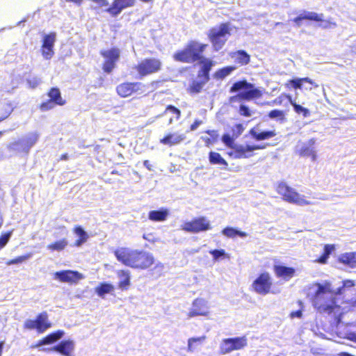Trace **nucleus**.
Masks as SVG:
<instances>
[{"label":"nucleus","mask_w":356,"mask_h":356,"mask_svg":"<svg viewBox=\"0 0 356 356\" xmlns=\"http://www.w3.org/2000/svg\"><path fill=\"white\" fill-rule=\"evenodd\" d=\"M63 334L64 332L60 330L51 332L40 340L34 347H39L42 345L52 343L60 339L63 336Z\"/></svg>","instance_id":"30"},{"label":"nucleus","mask_w":356,"mask_h":356,"mask_svg":"<svg viewBox=\"0 0 356 356\" xmlns=\"http://www.w3.org/2000/svg\"><path fill=\"white\" fill-rule=\"evenodd\" d=\"M336 24L330 22H327V25L324 26V28L331 27V26H335Z\"/></svg>","instance_id":"63"},{"label":"nucleus","mask_w":356,"mask_h":356,"mask_svg":"<svg viewBox=\"0 0 356 356\" xmlns=\"http://www.w3.org/2000/svg\"><path fill=\"white\" fill-rule=\"evenodd\" d=\"M184 134H167L163 138L160 139V143L170 147L180 144L186 139Z\"/></svg>","instance_id":"24"},{"label":"nucleus","mask_w":356,"mask_h":356,"mask_svg":"<svg viewBox=\"0 0 356 356\" xmlns=\"http://www.w3.org/2000/svg\"><path fill=\"white\" fill-rule=\"evenodd\" d=\"M243 131L244 127L241 123L236 124L231 128L232 135L234 136V138H236L242 134Z\"/></svg>","instance_id":"48"},{"label":"nucleus","mask_w":356,"mask_h":356,"mask_svg":"<svg viewBox=\"0 0 356 356\" xmlns=\"http://www.w3.org/2000/svg\"><path fill=\"white\" fill-rule=\"evenodd\" d=\"M207 44H200L196 41H189L183 49L177 51L172 56L175 61L193 63L206 59L202 56Z\"/></svg>","instance_id":"4"},{"label":"nucleus","mask_w":356,"mask_h":356,"mask_svg":"<svg viewBox=\"0 0 356 356\" xmlns=\"http://www.w3.org/2000/svg\"><path fill=\"white\" fill-rule=\"evenodd\" d=\"M101 56L104 58L102 63L104 72L110 74L116 66V63L120 57V50L118 47H112L100 51Z\"/></svg>","instance_id":"11"},{"label":"nucleus","mask_w":356,"mask_h":356,"mask_svg":"<svg viewBox=\"0 0 356 356\" xmlns=\"http://www.w3.org/2000/svg\"><path fill=\"white\" fill-rule=\"evenodd\" d=\"M272 279L268 272L260 273L252 283V290L260 295H266L271 291Z\"/></svg>","instance_id":"15"},{"label":"nucleus","mask_w":356,"mask_h":356,"mask_svg":"<svg viewBox=\"0 0 356 356\" xmlns=\"http://www.w3.org/2000/svg\"><path fill=\"white\" fill-rule=\"evenodd\" d=\"M248 345L246 337H237L222 339L220 346V353L225 355L234 350L243 349Z\"/></svg>","instance_id":"13"},{"label":"nucleus","mask_w":356,"mask_h":356,"mask_svg":"<svg viewBox=\"0 0 356 356\" xmlns=\"http://www.w3.org/2000/svg\"><path fill=\"white\" fill-rule=\"evenodd\" d=\"M56 34L55 32H51L44 35L42 40L41 54L44 59L50 60L54 55V43L56 42Z\"/></svg>","instance_id":"17"},{"label":"nucleus","mask_w":356,"mask_h":356,"mask_svg":"<svg viewBox=\"0 0 356 356\" xmlns=\"http://www.w3.org/2000/svg\"><path fill=\"white\" fill-rule=\"evenodd\" d=\"M238 113L243 117H250L252 114V112L250 111L248 106L241 104L238 108Z\"/></svg>","instance_id":"50"},{"label":"nucleus","mask_w":356,"mask_h":356,"mask_svg":"<svg viewBox=\"0 0 356 356\" xmlns=\"http://www.w3.org/2000/svg\"><path fill=\"white\" fill-rule=\"evenodd\" d=\"M74 344L72 340H65L52 348V350L56 351L64 356H70L74 350Z\"/></svg>","instance_id":"26"},{"label":"nucleus","mask_w":356,"mask_h":356,"mask_svg":"<svg viewBox=\"0 0 356 356\" xmlns=\"http://www.w3.org/2000/svg\"><path fill=\"white\" fill-rule=\"evenodd\" d=\"M273 270L277 277L282 278L286 281L293 277L296 274V269L294 268L283 265H274Z\"/></svg>","instance_id":"23"},{"label":"nucleus","mask_w":356,"mask_h":356,"mask_svg":"<svg viewBox=\"0 0 356 356\" xmlns=\"http://www.w3.org/2000/svg\"><path fill=\"white\" fill-rule=\"evenodd\" d=\"M143 165L146 167V168L149 170H152V165L149 163V161L148 160H145L143 161Z\"/></svg>","instance_id":"61"},{"label":"nucleus","mask_w":356,"mask_h":356,"mask_svg":"<svg viewBox=\"0 0 356 356\" xmlns=\"http://www.w3.org/2000/svg\"><path fill=\"white\" fill-rule=\"evenodd\" d=\"M15 107L11 102H0V122L7 119Z\"/></svg>","instance_id":"32"},{"label":"nucleus","mask_w":356,"mask_h":356,"mask_svg":"<svg viewBox=\"0 0 356 356\" xmlns=\"http://www.w3.org/2000/svg\"><path fill=\"white\" fill-rule=\"evenodd\" d=\"M73 232L76 235L79 236V238L74 243L75 246H81L83 243L86 242L88 236L81 226H76L73 229Z\"/></svg>","instance_id":"37"},{"label":"nucleus","mask_w":356,"mask_h":356,"mask_svg":"<svg viewBox=\"0 0 356 356\" xmlns=\"http://www.w3.org/2000/svg\"><path fill=\"white\" fill-rule=\"evenodd\" d=\"M3 348V342L0 341V356H1V355H2Z\"/></svg>","instance_id":"64"},{"label":"nucleus","mask_w":356,"mask_h":356,"mask_svg":"<svg viewBox=\"0 0 356 356\" xmlns=\"http://www.w3.org/2000/svg\"><path fill=\"white\" fill-rule=\"evenodd\" d=\"M168 111H170L171 113L175 115L176 120H178L181 118V111L172 105H168L166 106L164 113Z\"/></svg>","instance_id":"49"},{"label":"nucleus","mask_w":356,"mask_h":356,"mask_svg":"<svg viewBox=\"0 0 356 356\" xmlns=\"http://www.w3.org/2000/svg\"><path fill=\"white\" fill-rule=\"evenodd\" d=\"M117 276L120 278L118 283V288L122 291H127L131 285V275L128 270H118L117 271Z\"/></svg>","instance_id":"25"},{"label":"nucleus","mask_w":356,"mask_h":356,"mask_svg":"<svg viewBox=\"0 0 356 356\" xmlns=\"http://www.w3.org/2000/svg\"><path fill=\"white\" fill-rule=\"evenodd\" d=\"M331 293L330 289L322 284H318L312 299V305L318 312L330 314L336 309H339L336 298Z\"/></svg>","instance_id":"3"},{"label":"nucleus","mask_w":356,"mask_h":356,"mask_svg":"<svg viewBox=\"0 0 356 356\" xmlns=\"http://www.w3.org/2000/svg\"><path fill=\"white\" fill-rule=\"evenodd\" d=\"M275 191L281 195L282 199L286 202L299 206L312 204L311 201L306 200L304 195L298 193L293 188L284 181L279 182L277 184Z\"/></svg>","instance_id":"6"},{"label":"nucleus","mask_w":356,"mask_h":356,"mask_svg":"<svg viewBox=\"0 0 356 356\" xmlns=\"http://www.w3.org/2000/svg\"><path fill=\"white\" fill-rule=\"evenodd\" d=\"M140 83L138 82H123L116 86L115 90L118 96L128 97L138 90Z\"/></svg>","instance_id":"21"},{"label":"nucleus","mask_w":356,"mask_h":356,"mask_svg":"<svg viewBox=\"0 0 356 356\" xmlns=\"http://www.w3.org/2000/svg\"><path fill=\"white\" fill-rule=\"evenodd\" d=\"M68 158V154L67 153H65L60 155V160H67Z\"/></svg>","instance_id":"62"},{"label":"nucleus","mask_w":356,"mask_h":356,"mask_svg":"<svg viewBox=\"0 0 356 356\" xmlns=\"http://www.w3.org/2000/svg\"><path fill=\"white\" fill-rule=\"evenodd\" d=\"M302 315V311L299 309V310L291 312L290 314V317L292 318H293L295 317L301 318Z\"/></svg>","instance_id":"58"},{"label":"nucleus","mask_w":356,"mask_h":356,"mask_svg":"<svg viewBox=\"0 0 356 356\" xmlns=\"http://www.w3.org/2000/svg\"><path fill=\"white\" fill-rule=\"evenodd\" d=\"M212 229L210 221L205 216L193 218L182 225V229L185 232L197 234L207 232Z\"/></svg>","instance_id":"9"},{"label":"nucleus","mask_w":356,"mask_h":356,"mask_svg":"<svg viewBox=\"0 0 356 356\" xmlns=\"http://www.w3.org/2000/svg\"><path fill=\"white\" fill-rule=\"evenodd\" d=\"M264 148H265V146L259 145H242L236 144L230 151L227 152V154L234 159H248L254 155L253 152L254 150Z\"/></svg>","instance_id":"14"},{"label":"nucleus","mask_w":356,"mask_h":356,"mask_svg":"<svg viewBox=\"0 0 356 356\" xmlns=\"http://www.w3.org/2000/svg\"><path fill=\"white\" fill-rule=\"evenodd\" d=\"M47 95L49 99L38 106L42 112L52 110L56 106H64L66 104V100L62 97L60 90L57 87L51 88Z\"/></svg>","instance_id":"8"},{"label":"nucleus","mask_w":356,"mask_h":356,"mask_svg":"<svg viewBox=\"0 0 356 356\" xmlns=\"http://www.w3.org/2000/svg\"><path fill=\"white\" fill-rule=\"evenodd\" d=\"M13 231H8L3 233L0 236V250H2L8 243Z\"/></svg>","instance_id":"47"},{"label":"nucleus","mask_w":356,"mask_h":356,"mask_svg":"<svg viewBox=\"0 0 356 356\" xmlns=\"http://www.w3.org/2000/svg\"><path fill=\"white\" fill-rule=\"evenodd\" d=\"M202 139L204 142L205 145L208 147L216 143L214 140L211 139L209 137H202Z\"/></svg>","instance_id":"56"},{"label":"nucleus","mask_w":356,"mask_h":356,"mask_svg":"<svg viewBox=\"0 0 356 356\" xmlns=\"http://www.w3.org/2000/svg\"><path fill=\"white\" fill-rule=\"evenodd\" d=\"M117 260L125 266L137 269L148 270L155 264V257L147 251L129 248H120L114 251Z\"/></svg>","instance_id":"1"},{"label":"nucleus","mask_w":356,"mask_h":356,"mask_svg":"<svg viewBox=\"0 0 356 356\" xmlns=\"http://www.w3.org/2000/svg\"><path fill=\"white\" fill-rule=\"evenodd\" d=\"M168 216V209L165 208H161L159 210L150 211L148 213V218L154 222H163L167 219Z\"/></svg>","instance_id":"29"},{"label":"nucleus","mask_w":356,"mask_h":356,"mask_svg":"<svg viewBox=\"0 0 356 356\" xmlns=\"http://www.w3.org/2000/svg\"><path fill=\"white\" fill-rule=\"evenodd\" d=\"M163 63L159 58L148 57L141 60L134 67L139 78L158 73L162 70Z\"/></svg>","instance_id":"7"},{"label":"nucleus","mask_w":356,"mask_h":356,"mask_svg":"<svg viewBox=\"0 0 356 356\" xmlns=\"http://www.w3.org/2000/svg\"><path fill=\"white\" fill-rule=\"evenodd\" d=\"M268 116L271 119H277L280 121H284L285 119V113L282 110L274 109L268 113Z\"/></svg>","instance_id":"46"},{"label":"nucleus","mask_w":356,"mask_h":356,"mask_svg":"<svg viewBox=\"0 0 356 356\" xmlns=\"http://www.w3.org/2000/svg\"><path fill=\"white\" fill-rule=\"evenodd\" d=\"M205 133L209 135V138H211V139L214 140L216 143L218 141L219 134L217 130H206Z\"/></svg>","instance_id":"53"},{"label":"nucleus","mask_w":356,"mask_h":356,"mask_svg":"<svg viewBox=\"0 0 356 356\" xmlns=\"http://www.w3.org/2000/svg\"><path fill=\"white\" fill-rule=\"evenodd\" d=\"M236 138L232 135L225 134L222 135L221 140L226 147L232 149L236 145L235 143Z\"/></svg>","instance_id":"44"},{"label":"nucleus","mask_w":356,"mask_h":356,"mask_svg":"<svg viewBox=\"0 0 356 356\" xmlns=\"http://www.w3.org/2000/svg\"><path fill=\"white\" fill-rule=\"evenodd\" d=\"M51 327L47 312H42L36 316L35 319L26 320L24 323V328L26 330H35L38 333H43Z\"/></svg>","instance_id":"12"},{"label":"nucleus","mask_w":356,"mask_h":356,"mask_svg":"<svg viewBox=\"0 0 356 356\" xmlns=\"http://www.w3.org/2000/svg\"><path fill=\"white\" fill-rule=\"evenodd\" d=\"M201 68L198 72L197 76L201 80H193L186 88V91L191 95L201 92L204 85L209 81V73L213 65V62L210 59L201 60Z\"/></svg>","instance_id":"5"},{"label":"nucleus","mask_w":356,"mask_h":356,"mask_svg":"<svg viewBox=\"0 0 356 356\" xmlns=\"http://www.w3.org/2000/svg\"><path fill=\"white\" fill-rule=\"evenodd\" d=\"M232 58H235L236 63L246 65L250 62V56L244 50H238L232 53Z\"/></svg>","instance_id":"33"},{"label":"nucleus","mask_w":356,"mask_h":356,"mask_svg":"<svg viewBox=\"0 0 356 356\" xmlns=\"http://www.w3.org/2000/svg\"><path fill=\"white\" fill-rule=\"evenodd\" d=\"M91 1L96 3L99 5V7H104L108 5V2L107 0H90Z\"/></svg>","instance_id":"55"},{"label":"nucleus","mask_w":356,"mask_h":356,"mask_svg":"<svg viewBox=\"0 0 356 356\" xmlns=\"http://www.w3.org/2000/svg\"><path fill=\"white\" fill-rule=\"evenodd\" d=\"M202 124V120L198 119L195 120L190 125V131H195Z\"/></svg>","instance_id":"54"},{"label":"nucleus","mask_w":356,"mask_h":356,"mask_svg":"<svg viewBox=\"0 0 356 356\" xmlns=\"http://www.w3.org/2000/svg\"><path fill=\"white\" fill-rule=\"evenodd\" d=\"M315 143V138L309 139L307 143L303 145L300 149V155L302 156L310 157L313 161L316 160V155L314 149Z\"/></svg>","instance_id":"27"},{"label":"nucleus","mask_w":356,"mask_h":356,"mask_svg":"<svg viewBox=\"0 0 356 356\" xmlns=\"http://www.w3.org/2000/svg\"><path fill=\"white\" fill-rule=\"evenodd\" d=\"M54 277L60 282L74 284L83 278V275L76 270H63L56 272Z\"/></svg>","instance_id":"20"},{"label":"nucleus","mask_w":356,"mask_h":356,"mask_svg":"<svg viewBox=\"0 0 356 356\" xmlns=\"http://www.w3.org/2000/svg\"><path fill=\"white\" fill-rule=\"evenodd\" d=\"M38 137L33 136L25 139L14 141L8 145V150L15 154H28L30 148L36 143Z\"/></svg>","instance_id":"16"},{"label":"nucleus","mask_w":356,"mask_h":356,"mask_svg":"<svg viewBox=\"0 0 356 356\" xmlns=\"http://www.w3.org/2000/svg\"><path fill=\"white\" fill-rule=\"evenodd\" d=\"M305 83H307L312 86V87L309 88V90H312V88H316L318 86V84H316L313 80L308 77L290 79L285 83L284 86L286 88L290 89L292 88L295 90H297L302 89Z\"/></svg>","instance_id":"22"},{"label":"nucleus","mask_w":356,"mask_h":356,"mask_svg":"<svg viewBox=\"0 0 356 356\" xmlns=\"http://www.w3.org/2000/svg\"><path fill=\"white\" fill-rule=\"evenodd\" d=\"M68 245V241L66 238H63L58 241H56L47 245V249L54 252H60L65 249Z\"/></svg>","instance_id":"39"},{"label":"nucleus","mask_w":356,"mask_h":356,"mask_svg":"<svg viewBox=\"0 0 356 356\" xmlns=\"http://www.w3.org/2000/svg\"><path fill=\"white\" fill-rule=\"evenodd\" d=\"M209 253L212 255L214 259H218L220 257H225L226 256V252L223 249H216L209 251Z\"/></svg>","instance_id":"51"},{"label":"nucleus","mask_w":356,"mask_h":356,"mask_svg":"<svg viewBox=\"0 0 356 356\" xmlns=\"http://www.w3.org/2000/svg\"><path fill=\"white\" fill-rule=\"evenodd\" d=\"M249 134L256 141L268 140L275 137L277 134L275 130L264 131L258 132L255 127L250 129Z\"/></svg>","instance_id":"28"},{"label":"nucleus","mask_w":356,"mask_h":356,"mask_svg":"<svg viewBox=\"0 0 356 356\" xmlns=\"http://www.w3.org/2000/svg\"><path fill=\"white\" fill-rule=\"evenodd\" d=\"M222 234L228 238H235L236 236L245 237L247 234L244 232L236 230L232 227H226L222 230Z\"/></svg>","instance_id":"41"},{"label":"nucleus","mask_w":356,"mask_h":356,"mask_svg":"<svg viewBox=\"0 0 356 356\" xmlns=\"http://www.w3.org/2000/svg\"><path fill=\"white\" fill-rule=\"evenodd\" d=\"M335 247L333 244H326L323 248V254L316 259V262L325 264L327 262L330 254L334 251Z\"/></svg>","instance_id":"36"},{"label":"nucleus","mask_w":356,"mask_h":356,"mask_svg":"<svg viewBox=\"0 0 356 356\" xmlns=\"http://www.w3.org/2000/svg\"><path fill=\"white\" fill-rule=\"evenodd\" d=\"M205 336L192 337L188 339L187 350L188 352H193L198 346V345H201L205 341Z\"/></svg>","instance_id":"42"},{"label":"nucleus","mask_w":356,"mask_h":356,"mask_svg":"<svg viewBox=\"0 0 356 356\" xmlns=\"http://www.w3.org/2000/svg\"><path fill=\"white\" fill-rule=\"evenodd\" d=\"M135 3L136 0H113L111 6L106 8V12L111 17H116L123 10L133 7Z\"/></svg>","instance_id":"19"},{"label":"nucleus","mask_w":356,"mask_h":356,"mask_svg":"<svg viewBox=\"0 0 356 356\" xmlns=\"http://www.w3.org/2000/svg\"><path fill=\"white\" fill-rule=\"evenodd\" d=\"M31 253L26 254L24 255L18 256L15 258L8 260L6 262V264L7 266H10V265H13V264H20V263H22V262L25 261L26 260L29 259L31 257Z\"/></svg>","instance_id":"45"},{"label":"nucleus","mask_w":356,"mask_h":356,"mask_svg":"<svg viewBox=\"0 0 356 356\" xmlns=\"http://www.w3.org/2000/svg\"><path fill=\"white\" fill-rule=\"evenodd\" d=\"M202 139L204 142L205 145L208 147L216 143L214 140L211 139L209 137H202Z\"/></svg>","instance_id":"57"},{"label":"nucleus","mask_w":356,"mask_h":356,"mask_svg":"<svg viewBox=\"0 0 356 356\" xmlns=\"http://www.w3.org/2000/svg\"><path fill=\"white\" fill-rule=\"evenodd\" d=\"M230 34L229 24L227 23H222L220 24L219 30L211 29L208 33V38L211 41L213 47L216 49H220L225 44L227 39L226 35Z\"/></svg>","instance_id":"10"},{"label":"nucleus","mask_w":356,"mask_h":356,"mask_svg":"<svg viewBox=\"0 0 356 356\" xmlns=\"http://www.w3.org/2000/svg\"><path fill=\"white\" fill-rule=\"evenodd\" d=\"M209 314L207 302L204 298H197L192 302L191 308L187 313V318H191L198 316H207Z\"/></svg>","instance_id":"18"},{"label":"nucleus","mask_w":356,"mask_h":356,"mask_svg":"<svg viewBox=\"0 0 356 356\" xmlns=\"http://www.w3.org/2000/svg\"><path fill=\"white\" fill-rule=\"evenodd\" d=\"M355 285V282L351 280H346L343 282V287H352Z\"/></svg>","instance_id":"59"},{"label":"nucleus","mask_w":356,"mask_h":356,"mask_svg":"<svg viewBox=\"0 0 356 356\" xmlns=\"http://www.w3.org/2000/svg\"><path fill=\"white\" fill-rule=\"evenodd\" d=\"M240 90L243 91L229 97L230 103L256 100L261 98L264 93V88L255 87L253 83L248 82L245 79L236 81L229 89V92L231 93L238 92Z\"/></svg>","instance_id":"2"},{"label":"nucleus","mask_w":356,"mask_h":356,"mask_svg":"<svg viewBox=\"0 0 356 356\" xmlns=\"http://www.w3.org/2000/svg\"><path fill=\"white\" fill-rule=\"evenodd\" d=\"M236 69L235 66L229 65L218 69L213 74V77L216 79H224Z\"/></svg>","instance_id":"38"},{"label":"nucleus","mask_w":356,"mask_h":356,"mask_svg":"<svg viewBox=\"0 0 356 356\" xmlns=\"http://www.w3.org/2000/svg\"><path fill=\"white\" fill-rule=\"evenodd\" d=\"M291 104L293 106L295 112L298 114H302L304 118H307L310 115V112L308 108L298 104L296 102L293 101L290 95H286Z\"/></svg>","instance_id":"40"},{"label":"nucleus","mask_w":356,"mask_h":356,"mask_svg":"<svg viewBox=\"0 0 356 356\" xmlns=\"http://www.w3.org/2000/svg\"><path fill=\"white\" fill-rule=\"evenodd\" d=\"M209 161L212 165H220L227 168L228 163L224 159L222 156L216 152L211 151L209 153Z\"/></svg>","instance_id":"34"},{"label":"nucleus","mask_w":356,"mask_h":356,"mask_svg":"<svg viewBox=\"0 0 356 356\" xmlns=\"http://www.w3.org/2000/svg\"><path fill=\"white\" fill-rule=\"evenodd\" d=\"M27 83L31 88H36L41 82L40 79L38 77H33L26 80Z\"/></svg>","instance_id":"52"},{"label":"nucleus","mask_w":356,"mask_h":356,"mask_svg":"<svg viewBox=\"0 0 356 356\" xmlns=\"http://www.w3.org/2000/svg\"><path fill=\"white\" fill-rule=\"evenodd\" d=\"M338 261L343 265L348 266L350 268L356 267V252H346L341 254Z\"/></svg>","instance_id":"31"},{"label":"nucleus","mask_w":356,"mask_h":356,"mask_svg":"<svg viewBox=\"0 0 356 356\" xmlns=\"http://www.w3.org/2000/svg\"><path fill=\"white\" fill-rule=\"evenodd\" d=\"M304 19L303 17V15L301 14V15H299L298 16L296 17L293 21L298 25H300V22L301 21H302Z\"/></svg>","instance_id":"60"},{"label":"nucleus","mask_w":356,"mask_h":356,"mask_svg":"<svg viewBox=\"0 0 356 356\" xmlns=\"http://www.w3.org/2000/svg\"><path fill=\"white\" fill-rule=\"evenodd\" d=\"M302 15L305 19L318 22L323 21V15L322 13L318 14L314 12H305Z\"/></svg>","instance_id":"43"},{"label":"nucleus","mask_w":356,"mask_h":356,"mask_svg":"<svg viewBox=\"0 0 356 356\" xmlns=\"http://www.w3.org/2000/svg\"><path fill=\"white\" fill-rule=\"evenodd\" d=\"M114 290V286L111 283L101 282L95 287V293L99 297H104L105 294L110 293Z\"/></svg>","instance_id":"35"}]
</instances>
